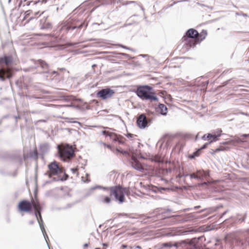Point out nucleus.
Wrapping results in <instances>:
<instances>
[{
	"instance_id": "1",
	"label": "nucleus",
	"mask_w": 249,
	"mask_h": 249,
	"mask_svg": "<svg viewBox=\"0 0 249 249\" xmlns=\"http://www.w3.org/2000/svg\"><path fill=\"white\" fill-rule=\"evenodd\" d=\"M207 36L206 30H203L199 34L197 30L191 28L186 31L181 38V41L186 49L189 50L204 40Z\"/></svg>"
},
{
	"instance_id": "2",
	"label": "nucleus",
	"mask_w": 249,
	"mask_h": 249,
	"mask_svg": "<svg viewBox=\"0 0 249 249\" xmlns=\"http://www.w3.org/2000/svg\"><path fill=\"white\" fill-rule=\"evenodd\" d=\"M48 0H39L37 1L33 2L35 7L32 9L26 11L24 14L22 19H21L20 25L22 26H25L32 19H34L43 14L44 11H41L39 6L41 5L43 3H46Z\"/></svg>"
},
{
	"instance_id": "3",
	"label": "nucleus",
	"mask_w": 249,
	"mask_h": 249,
	"mask_svg": "<svg viewBox=\"0 0 249 249\" xmlns=\"http://www.w3.org/2000/svg\"><path fill=\"white\" fill-rule=\"evenodd\" d=\"M58 155L63 161L69 162L74 157L75 153L72 145L67 143H61L57 146Z\"/></svg>"
},
{
	"instance_id": "4",
	"label": "nucleus",
	"mask_w": 249,
	"mask_h": 249,
	"mask_svg": "<svg viewBox=\"0 0 249 249\" xmlns=\"http://www.w3.org/2000/svg\"><path fill=\"white\" fill-rule=\"evenodd\" d=\"M48 170L46 174L49 178H52L54 181L63 180L61 174L64 173L62 167L57 161H53L48 165Z\"/></svg>"
},
{
	"instance_id": "5",
	"label": "nucleus",
	"mask_w": 249,
	"mask_h": 249,
	"mask_svg": "<svg viewBox=\"0 0 249 249\" xmlns=\"http://www.w3.org/2000/svg\"><path fill=\"white\" fill-rule=\"evenodd\" d=\"M152 88L148 86L140 87L137 89V95L143 100L157 101L158 98L154 92L151 91Z\"/></svg>"
},
{
	"instance_id": "6",
	"label": "nucleus",
	"mask_w": 249,
	"mask_h": 249,
	"mask_svg": "<svg viewBox=\"0 0 249 249\" xmlns=\"http://www.w3.org/2000/svg\"><path fill=\"white\" fill-rule=\"evenodd\" d=\"M109 191L110 195L114 196L116 200H118L120 203L124 201V195L128 192L127 189L123 188L120 185L110 187Z\"/></svg>"
},
{
	"instance_id": "7",
	"label": "nucleus",
	"mask_w": 249,
	"mask_h": 249,
	"mask_svg": "<svg viewBox=\"0 0 249 249\" xmlns=\"http://www.w3.org/2000/svg\"><path fill=\"white\" fill-rule=\"evenodd\" d=\"M138 159V157L134 153L132 154L131 157L132 165L135 169L142 172L144 170H148L152 169L150 166H148L146 163L140 162Z\"/></svg>"
},
{
	"instance_id": "8",
	"label": "nucleus",
	"mask_w": 249,
	"mask_h": 249,
	"mask_svg": "<svg viewBox=\"0 0 249 249\" xmlns=\"http://www.w3.org/2000/svg\"><path fill=\"white\" fill-rule=\"evenodd\" d=\"M36 200H33L32 202H30L27 200H22L20 201L18 205V211L21 213H29L32 211L33 207V202Z\"/></svg>"
},
{
	"instance_id": "9",
	"label": "nucleus",
	"mask_w": 249,
	"mask_h": 249,
	"mask_svg": "<svg viewBox=\"0 0 249 249\" xmlns=\"http://www.w3.org/2000/svg\"><path fill=\"white\" fill-rule=\"evenodd\" d=\"M12 76V69L11 68L5 69L4 66L1 65L0 69V80L4 81L6 78L10 79Z\"/></svg>"
},
{
	"instance_id": "10",
	"label": "nucleus",
	"mask_w": 249,
	"mask_h": 249,
	"mask_svg": "<svg viewBox=\"0 0 249 249\" xmlns=\"http://www.w3.org/2000/svg\"><path fill=\"white\" fill-rule=\"evenodd\" d=\"M114 93L115 92L113 90L107 88L103 89L98 91L97 93V95L102 99L105 100L111 98Z\"/></svg>"
},
{
	"instance_id": "11",
	"label": "nucleus",
	"mask_w": 249,
	"mask_h": 249,
	"mask_svg": "<svg viewBox=\"0 0 249 249\" xmlns=\"http://www.w3.org/2000/svg\"><path fill=\"white\" fill-rule=\"evenodd\" d=\"M137 125L141 129H143L148 126V121L146 116L144 114L140 115L137 118Z\"/></svg>"
},
{
	"instance_id": "12",
	"label": "nucleus",
	"mask_w": 249,
	"mask_h": 249,
	"mask_svg": "<svg viewBox=\"0 0 249 249\" xmlns=\"http://www.w3.org/2000/svg\"><path fill=\"white\" fill-rule=\"evenodd\" d=\"M222 130L219 129L216 131L213 134L210 133L207 134V139L209 141V143L218 140V138L221 136Z\"/></svg>"
},
{
	"instance_id": "13",
	"label": "nucleus",
	"mask_w": 249,
	"mask_h": 249,
	"mask_svg": "<svg viewBox=\"0 0 249 249\" xmlns=\"http://www.w3.org/2000/svg\"><path fill=\"white\" fill-rule=\"evenodd\" d=\"M33 208L35 211L36 216L38 220L39 225H40V222L38 219V216H40L41 215L40 211L41 209V207L38 200H36V201L33 202Z\"/></svg>"
},
{
	"instance_id": "14",
	"label": "nucleus",
	"mask_w": 249,
	"mask_h": 249,
	"mask_svg": "<svg viewBox=\"0 0 249 249\" xmlns=\"http://www.w3.org/2000/svg\"><path fill=\"white\" fill-rule=\"evenodd\" d=\"M109 136L113 141L118 142L120 144H124L125 142V139L121 135H117L116 134H109Z\"/></svg>"
},
{
	"instance_id": "15",
	"label": "nucleus",
	"mask_w": 249,
	"mask_h": 249,
	"mask_svg": "<svg viewBox=\"0 0 249 249\" xmlns=\"http://www.w3.org/2000/svg\"><path fill=\"white\" fill-rule=\"evenodd\" d=\"M82 25H80L78 26L74 25L72 23H68L67 24L64 25L62 27V30H65L66 31H69L70 30H72L76 28H80Z\"/></svg>"
},
{
	"instance_id": "16",
	"label": "nucleus",
	"mask_w": 249,
	"mask_h": 249,
	"mask_svg": "<svg viewBox=\"0 0 249 249\" xmlns=\"http://www.w3.org/2000/svg\"><path fill=\"white\" fill-rule=\"evenodd\" d=\"M12 58L10 56H4L0 59V64L1 63H4L6 66L5 69H7V68H9V65L12 63Z\"/></svg>"
},
{
	"instance_id": "17",
	"label": "nucleus",
	"mask_w": 249,
	"mask_h": 249,
	"mask_svg": "<svg viewBox=\"0 0 249 249\" xmlns=\"http://www.w3.org/2000/svg\"><path fill=\"white\" fill-rule=\"evenodd\" d=\"M157 111L160 112L161 114L165 115L167 112V108L163 104H160L156 108Z\"/></svg>"
},
{
	"instance_id": "18",
	"label": "nucleus",
	"mask_w": 249,
	"mask_h": 249,
	"mask_svg": "<svg viewBox=\"0 0 249 249\" xmlns=\"http://www.w3.org/2000/svg\"><path fill=\"white\" fill-rule=\"evenodd\" d=\"M151 161H154L157 162H162L163 161V158L159 155H155L151 159Z\"/></svg>"
},
{
	"instance_id": "19",
	"label": "nucleus",
	"mask_w": 249,
	"mask_h": 249,
	"mask_svg": "<svg viewBox=\"0 0 249 249\" xmlns=\"http://www.w3.org/2000/svg\"><path fill=\"white\" fill-rule=\"evenodd\" d=\"M196 174L198 179H201L203 177L207 176V173L204 171H198L196 172Z\"/></svg>"
},
{
	"instance_id": "20",
	"label": "nucleus",
	"mask_w": 249,
	"mask_h": 249,
	"mask_svg": "<svg viewBox=\"0 0 249 249\" xmlns=\"http://www.w3.org/2000/svg\"><path fill=\"white\" fill-rule=\"evenodd\" d=\"M33 2V0H20L19 6H20L21 5L23 6L25 5H28L31 2Z\"/></svg>"
},
{
	"instance_id": "21",
	"label": "nucleus",
	"mask_w": 249,
	"mask_h": 249,
	"mask_svg": "<svg viewBox=\"0 0 249 249\" xmlns=\"http://www.w3.org/2000/svg\"><path fill=\"white\" fill-rule=\"evenodd\" d=\"M37 63L43 69H47L48 67V64L46 62L42 60H37Z\"/></svg>"
},
{
	"instance_id": "22",
	"label": "nucleus",
	"mask_w": 249,
	"mask_h": 249,
	"mask_svg": "<svg viewBox=\"0 0 249 249\" xmlns=\"http://www.w3.org/2000/svg\"><path fill=\"white\" fill-rule=\"evenodd\" d=\"M30 157L37 159L38 158V153L36 148L33 151L30 152Z\"/></svg>"
},
{
	"instance_id": "23",
	"label": "nucleus",
	"mask_w": 249,
	"mask_h": 249,
	"mask_svg": "<svg viewBox=\"0 0 249 249\" xmlns=\"http://www.w3.org/2000/svg\"><path fill=\"white\" fill-rule=\"evenodd\" d=\"M54 2L56 5L64 6L66 2V0H54Z\"/></svg>"
},
{
	"instance_id": "24",
	"label": "nucleus",
	"mask_w": 249,
	"mask_h": 249,
	"mask_svg": "<svg viewBox=\"0 0 249 249\" xmlns=\"http://www.w3.org/2000/svg\"><path fill=\"white\" fill-rule=\"evenodd\" d=\"M102 201L104 203H109L111 201V199L109 196H102L101 197Z\"/></svg>"
},
{
	"instance_id": "25",
	"label": "nucleus",
	"mask_w": 249,
	"mask_h": 249,
	"mask_svg": "<svg viewBox=\"0 0 249 249\" xmlns=\"http://www.w3.org/2000/svg\"><path fill=\"white\" fill-rule=\"evenodd\" d=\"M201 153L200 149H198L197 150H196V152H194L192 155H191L189 156L190 158L193 159L195 158L196 157H198L200 155Z\"/></svg>"
},
{
	"instance_id": "26",
	"label": "nucleus",
	"mask_w": 249,
	"mask_h": 249,
	"mask_svg": "<svg viewBox=\"0 0 249 249\" xmlns=\"http://www.w3.org/2000/svg\"><path fill=\"white\" fill-rule=\"evenodd\" d=\"M52 28V24L50 22L44 23L41 25V28L43 29H50Z\"/></svg>"
},
{
	"instance_id": "27",
	"label": "nucleus",
	"mask_w": 249,
	"mask_h": 249,
	"mask_svg": "<svg viewBox=\"0 0 249 249\" xmlns=\"http://www.w3.org/2000/svg\"><path fill=\"white\" fill-rule=\"evenodd\" d=\"M71 171L73 173H74V174H76L77 176H78L79 175V173H78V169L77 167L76 168H72L71 169Z\"/></svg>"
},
{
	"instance_id": "28",
	"label": "nucleus",
	"mask_w": 249,
	"mask_h": 249,
	"mask_svg": "<svg viewBox=\"0 0 249 249\" xmlns=\"http://www.w3.org/2000/svg\"><path fill=\"white\" fill-rule=\"evenodd\" d=\"M116 150L117 152H120L121 153H122L123 154H127L128 153L127 151H124V150H121V149H118V148H116Z\"/></svg>"
},
{
	"instance_id": "29",
	"label": "nucleus",
	"mask_w": 249,
	"mask_h": 249,
	"mask_svg": "<svg viewBox=\"0 0 249 249\" xmlns=\"http://www.w3.org/2000/svg\"><path fill=\"white\" fill-rule=\"evenodd\" d=\"M190 178H198L196 173L190 174Z\"/></svg>"
},
{
	"instance_id": "30",
	"label": "nucleus",
	"mask_w": 249,
	"mask_h": 249,
	"mask_svg": "<svg viewBox=\"0 0 249 249\" xmlns=\"http://www.w3.org/2000/svg\"><path fill=\"white\" fill-rule=\"evenodd\" d=\"M38 217H39L38 219H39V221H40V227H41V229H43L44 230V228H43V227H42V226H41V224H42V223L43 222L41 215H40V216H39Z\"/></svg>"
},
{
	"instance_id": "31",
	"label": "nucleus",
	"mask_w": 249,
	"mask_h": 249,
	"mask_svg": "<svg viewBox=\"0 0 249 249\" xmlns=\"http://www.w3.org/2000/svg\"><path fill=\"white\" fill-rule=\"evenodd\" d=\"M103 133L107 135V136H109V134H114L113 133H111V132H109L108 131H104L103 132Z\"/></svg>"
},
{
	"instance_id": "32",
	"label": "nucleus",
	"mask_w": 249,
	"mask_h": 249,
	"mask_svg": "<svg viewBox=\"0 0 249 249\" xmlns=\"http://www.w3.org/2000/svg\"><path fill=\"white\" fill-rule=\"evenodd\" d=\"M207 143L204 144L200 148H199V149H200L201 151L202 149L206 148L207 147Z\"/></svg>"
},
{
	"instance_id": "33",
	"label": "nucleus",
	"mask_w": 249,
	"mask_h": 249,
	"mask_svg": "<svg viewBox=\"0 0 249 249\" xmlns=\"http://www.w3.org/2000/svg\"><path fill=\"white\" fill-rule=\"evenodd\" d=\"M207 134H205V135H204L202 136V139H203V140H207Z\"/></svg>"
},
{
	"instance_id": "34",
	"label": "nucleus",
	"mask_w": 249,
	"mask_h": 249,
	"mask_svg": "<svg viewBox=\"0 0 249 249\" xmlns=\"http://www.w3.org/2000/svg\"><path fill=\"white\" fill-rule=\"evenodd\" d=\"M133 135L131 134H128L126 136L127 137H132Z\"/></svg>"
},
{
	"instance_id": "35",
	"label": "nucleus",
	"mask_w": 249,
	"mask_h": 249,
	"mask_svg": "<svg viewBox=\"0 0 249 249\" xmlns=\"http://www.w3.org/2000/svg\"><path fill=\"white\" fill-rule=\"evenodd\" d=\"M134 2V1H127L125 4H129V3H133Z\"/></svg>"
},
{
	"instance_id": "36",
	"label": "nucleus",
	"mask_w": 249,
	"mask_h": 249,
	"mask_svg": "<svg viewBox=\"0 0 249 249\" xmlns=\"http://www.w3.org/2000/svg\"><path fill=\"white\" fill-rule=\"evenodd\" d=\"M220 150H221V149H220V148H217V149H215V151H214V152H216L219 151H220Z\"/></svg>"
},
{
	"instance_id": "37",
	"label": "nucleus",
	"mask_w": 249,
	"mask_h": 249,
	"mask_svg": "<svg viewBox=\"0 0 249 249\" xmlns=\"http://www.w3.org/2000/svg\"><path fill=\"white\" fill-rule=\"evenodd\" d=\"M127 246L126 245H123L122 246V248H127Z\"/></svg>"
},
{
	"instance_id": "38",
	"label": "nucleus",
	"mask_w": 249,
	"mask_h": 249,
	"mask_svg": "<svg viewBox=\"0 0 249 249\" xmlns=\"http://www.w3.org/2000/svg\"><path fill=\"white\" fill-rule=\"evenodd\" d=\"M136 248H137V249H142L141 247V246H136Z\"/></svg>"
},
{
	"instance_id": "39",
	"label": "nucleus",
	"mask_w": 249,
	"mask_h": 249,
	"mask_svg": "<svg viewBox=\"0 0 249 249\" xmlns=\"http://www.w3.org/2000/svg\"><path fill=\"white\" fill-rule=\"evenodd\" d=\"M103 245L104 246H105V247H107V246H108V245H107V244H105V243L103 244Z\"/></svg>"
},
{
	"instance_id": "40",
	"label": "nucleus",
	"mask_w": 249,
	"mask_h": 249,
	"mask_svg": "<svg viewBox=\"0 0 249 249\" xmlns=\"http://www.w3.org/2000/svg\"><path fill=\"white\" fill-rule=\"evenodd\" d=\"M164 246L165 247L169 246V245H168V243H165V244H164Z\"/></svg>"
},
{
	"instance_id": "41",
	"label": "nucleus",
	"mask_w": 249,
	"mask_h": 249,
	"mask_svg": "<svg viewBox=\"0 0 249 249\" xmlns=\"http://www.w3.org/2000/svg\"><path fill=\"white\" fill-rule=\"evenodd\" d=\"M181 177H182V175H181L180 174H178V178H181Z\"/></svg>"
},
{
	"instance_id": "42",
	"label": "nucleus",
	"mask_w": 249,
	"mask_h": 249,
	"mask_svg": "<svg viewBox=\"0 0 249 249\" xmlns=\"http://www.w3.org/2000/svg\"><path fill=\"white\" fill-rule=\"evenodd\" d=\"M88 245L87 244H85L84 245V247H88Z\"/></svg>"
},
{
	"instance_id": "43",
	"label": "nucleus",
	"mask_w": 249,
	"mask_h": 249,
	"mask_svg": "<svg viewBox=\"0 0 249 249\" xmlns=\"http://www.w3.org/2000/svg\"><path fill=\"white\" fill-rule=\"evenodd\" d=\"M107 147H108V148H111V146L109 145H107Z\"/></svg>"
},
{
	"instance_id": "44",
	"label": "nucleus",
	"mask_w": 249,
	"mask_h": 249,
	"mask_svg": "<svg viewBox=\"0 0 249 249\" xmlns=\"http://www.w3.org/2000/svg\"><path fill=\"white\" fill-rule=\"evenodd\" d=\"M11 0H8V3H10L11 2Z\"/></svg>"
},
{
	"instance_id": "45",
	"label": "nucleus",
	"mask_w": 249,
	"mask_h": 249,
	"mask_svg": "<svg viewBox=\"0 0 249 249\" xmlns=\"http://www.w3.org/2000/svg\"><path fill=\"white\" fill-rule=\"evenodd\" d=\"M121 47H122V48H124V46H121Z\"/></svg>"
}]
</instances>
